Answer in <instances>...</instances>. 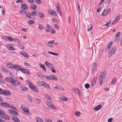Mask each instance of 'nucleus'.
Segmentation results:
<instances>
[{"mask_svg":"<svg viewBox=\"0 0 122 122\" xmlns=\"http://www.w3.org/2000/svg\"><path fill=\"white\" fill-rule=\"evenodd\" d=\"M120 32H119L116 33L115 35V39L114 40V42H118L120 39Z\"/></svg>","mask_w":122,"mask_h":122,"instance_id":"nucleus-1","label":"nucleus"},{"mask_svg":"<svg viewBox=\"0 0 122 122\" xmlns=\"http://www.w3.org/2000/svg\"><path fill=\"white\" fill-rule=\"evenodd\" d=\"M21 108L25 113H27L29 112L28 108L26 105H22L21 106Z\"/></svg>","mask_w":122,"mask_h":122,"instance_id":"nucleus-2","label":"nucleus"},{"mask_svg":"<svg viewBox=\"0 0 122 122\" xmlns=\"http://www.w3.org/2000/svg\"><path fill=\"white\" fill-rule=\"evenodd\" d=\"M111 9L109 8L106 10L105 9H104V10L103 12L102 13V15L105 16L108 13H109L111 11Z\"/></svg>","mask_w":122,"mask_h":122,"instance_id":"nucleus-3","label":"nucleus"},{"mask_svg":"<svg viewBox=\"0 0 122 122\" xmlns=\"http://www.w3.org/2000/svg\"><path fill=\"white\" fill-rule=\"evenodd\" d=\"M29 86L31 90L33 91H36V92H38V91L37 88L35 86L32 84H30V86Z\"/></svg>","mask_w":122,"mask_h":122,"instance_id":"nucleus-4","label":"nucleus"},{"mask_svg":"<svg viewBox=\"0 0 122 122\" xmlns=\"http://www.w3.org/2000/svg\"><path fill=\"white\" fill-rule=\"evenodd\" d=\"M46 104L50 106V107L54 109H56V107L53 105L51 102H46Z\"/></svg>","mask_w":122,"mask_h":122,"instance_id":"nucleus-5","label":"nucleus"},{"mask_svg":"<svg viewBox=\"0 0 122 122\" xmlns=\"http://www.w3.org/2000/svg\"><path fill=\"white\" fill-rule=\"evenodd\" d=\"M11 114L13 115H18V113L16 112L13 110H10L8 111Z\"/></svg>","mask_w":122,"mask_h":122,"instance_id":"nucleus-6","label":"nucleus"},{"mask_svg":"<svg viewBox=\"0 0 122 122\" xmlns=\"http://www.w3.org/2000/svg\"><path fill=\"white\" fill-rule=\"evenodd\" d=\"M12 83L14 85L17 86L19 85L20 84V82L19 81L17 80H15L14 81L13 80Z\"/></svg>","mask_w":122,"mask_h":122,"instance_id":"nucleus-7","label":"nucleus"},{"mask_svg":"<svg viewBox=\"0 0 122 122\" xmlns=\"http://www.w3.org/2000/svg\"><path fill=\"white\" fill-rule=\"evenodd\" d=\"M21 71L28 75L30 74V72L28 70L24 68H22L21 69Z\"/></svg>","mask_w":122,"mask_h":122,"instance_id":"nucleus-8","label":"nucleus"},{"mask_svg":"<svg viewBox=\"0 0 122 122\" xmlns=\"http://www.w3.org/2000/svg\"><path fill=\"white\" fill-rule=\"evenodd\" d=\"M48 12L49 13L54 16H56V13L53 10H48Z\"/></svg>","mask_w":122,"mask_h":122,"instance_id":"nucleus-9","label":"nucleus"},{"mask_svg":"<svg viewBox=\"0 0 122 122\" xmlns=\"http://www.w3.org/2000/svg\"><path fill=\"white\" fill-rule=\"evenodd\" d=\"M6 46L7 49L13 51L15 49L11 45L7 44L6 45Z\"/></svg>","mask_w":122,"mask_h":122,"instance_id":"nucleus-10","label":"nucleus"},{"mask_svg":"<svg viewBox=\"0 0 122 122\" xmlns=\"http://www.w3.org/2000/svg\"><path fill=\"white\" fill-rule=\"evenodd\" d=\"M0 105L3 107H9V105L10 104L9 103L5 102H1L0 104Z\"/></svg>","mask_w":122,"mask_h":122,"instance_id":"nucleus-11","label":"nucleus"},{"mask_svg":"<svg viewBox=\"0 0 122 122\" xmlns=\"http://www.w3.org/2000/svg\"><path fill=\"white\" fill-rule=\"evenodd\" d=\"M103 76L102 75H101L100 76L99 78V80L100 81V85H101L103 83Z\"/></svg>","mask_w":122,"mask_h":122,"instance_id":"nucleus-12","label":"nucleus"},{"mask_svg":"<svg viewBox=\"0 0 122 122\" xmlns=\"http://www.w3.org/2000/svg\"><path fill=\"white\" fill-rule=\"evenodd\" d=\"M14 68L17 71H21V69L22 68L20 66L17 65L14 66Z\"/></svg>","mask_w":122,"mask_h":122,"instance_id":"nucleus-13","label":"nucleus"},{"mask_svg":"<svg viewBox=\"0 0 122 122\" xmlns=\"http://www.w3.org/2000/svg\"><path fill=\"white\" fill-rule=\"evenodd\" d=\"M97 67V64L95 63H94L92 65V67L91 71L93 72V70H95Z\"/></svg>","mask_w":122,"mask_h":122,"instance_id":"nucleus-14","label":"nucleus"},{"mask_svg":"<svg viewBox=\"0 0 122 122\" xmlns=\"http://www.w3.org/2000/svg\"><path fill=\"white\" fill-rule=\"evenodd\" d=\"M21 7L22 9L25 10H27L29 9L28 7L25 4H24L22 5Z\"/></svg>","mask_w":122,"mask_h":122,"instance_id":"nucleus-15","label":"nucleus"},{"mask_svg":"<svg viewBox=\"0 0 122 122\" xmlns=\"http://www.w3.org/2000/svg\"><path fill=\"white\" fill-rule=\"evenodd\" d=\"M7 65L8 68H14V66H15L11 63H9L8 64V63H7Z\"/></svg>","mask_w":122,"mask_h":122,"instance_id":"nucleus-16","label":"nucleus"},{"mask_svg":"<svg viewBox=\"0 0 122 122\" xmlns=\"http://www.w3.org/2000/svg\"><path fill=\"white\" fill-rule=\"evenodd\" d=\"M42 86L45 88L47 87L49 89H50L49 85L47 83L45 82H43Z\"/></svg>","mask_w":122,"mask_h":122,"instance_id":"nucleus-17","label":"nucleus"},{"mask_svg":"<svg viewBox=\"0 0 122 122\" xmlns=\"http://www.w3.org/2000/svg\"><path fill=\"white\" fill-rule=\"evenodd\" d=\"M5 80L7 81L10 82L12 83L13 80L11 78L7 77L5 78Z\"/></svg>","mask_w":122,"mask_h":122,"instance_id":"nucleus-18","label":"nucleus"},{"mask_svg":"<svg viewBox=\"0 0 122 122\" xmlns=\"http://www.w3.org/2000/svg\"><path fill=\"white\" fill-rule=\"evenodd\" d=\"M116 51V48L115 47L112 48L110 50V54L111 55L114 54Z\"/></svg>","mask_w":122,"mask_h":122,"instance_id":"nucleus-19","label":"nucleus"},{"mask_svg":"<svg viewBox=\"0 0 122 122\" xmlns=\"http://www.w3.org/2000/svg\"><path fill=\"white\" fill-rule=\"evenodd\" d=\"M22 52H23V53L21 52H20V54L24 56L27 58L29 57V56L24 51H23Z\"/></svg>","mask_w":122,"mask_h":122,"instance_id":"nucleus-20","label":"nucleus"},{"mask_svg":"<svg viewBox=\"0 0 122 122\" xmlns=\"http://www.w3.org/2000/svg\"><path fill=\"white\" fill-rule=\"evenodd\" d=\"M4 114L3 111L0 109V118H3L4 117Z\"/></svg>","mask_w":122,"mask_h":122,"instance_id":"nucleus-21","label":"nucleus"},{"mask_svg":"<svg viewBox=\"0 0 122 122\" xmlns=\"http://www.w3.org/2000/svg\"><path fill=\"white\" fill-rule=\"evenodd\" d=\"M101 107L102 105L100 104L98 105L97 107L93 108V109L96 111H97L99 110L101 108Z\"/></svg>","mask_w":122,"mask_h":122,"instance_id":"nucleus-22","label":"nucleus"},{"mask_svg":"<svg viewBox=\"0 0 122 122\" xmlns=\"http://www.w3.org/2000/svg\"><path fill=\"white\" fill-rule=\"evenodd\" d=\"M120 17L119 15H118L116 17L114 21L113 22L112 24H113L115 23L120 18Z\"/></svg>","mask_w":122,"mask_h":122,"instance_id":"nucleus-23","label":"nucleus"},{"mask_svg":"<svg viewBox=\"0 0 122 122\" xmlns=\"http://www.w3.org/2000/svg\"><path fill=\"white\" fill-rule=\"evenodd\" d=\"M12 119L15 122H20L19 120L16 117H13Z\"/></svg>","mask_w":122,"mask_h":122,"instance_id":"nucleus-24","label":"nucleus"},{"mask_svg":"<svg viewBox=\"0 0 122 122\" xmlns=\"http://www.w3.org/2000/svg\"><path fill=\"white\" fill-rule=\"evenodd\" d=\"M9 108L11 109L14 110L15 111H18V110L17 109H16L14 106L13 105H12L10 104V105H9Z\"/></svg>","mask_w":122,"mask_h":122,"instance_id":"nucleus-25","label":"nucleus"},{"mask_svg":"<svg viewBox=\"0 0 122 122\" xmlns=\"http://www.w3.org/2000/svg\"><path fill=\"white\" fill-rule=\"evenodd\" d=\"M37 14L38 16L41 18H43L45 16L44 14L41 12H38Z\"/></svg>","mask_w":122,"mask_h":122,"instance_id":"nucleus-26","label":"nucleus"},{"mask_svg":"<svg viewBox=\"0 0 122 122\" xmlns=\"http://www.w3.org/2000/svg\"><path fill=\"white\" fill-rule=\"evenodd\" d=\"M50 80H53L55 81L57 80V77L54 75H51Z\"/></svg>","mask_w":122,"mask_h":122,"instance_id":"nucleus-27","label":"nucleus"},{"mask_svg":"<svg viewBox=\"0 0 122 122\" xmlns=\"http://www.w3.org/2000/svg\"><path fill=\"white\" fill-rule=\"evenodd\" d=\"M45 64L46 66L48 67H51L52 66V64L50 63L48 61H46L45 62Z\"/></svg>","mask_w":122,"mask_h":122,"instance_id":"nucleus-28","label":"nucleus"},{"mask_svg":"<svg viewBox=\"0 0 122 122\" xmlns=\"http://www.w3.org/2000/svg\"><path fill=\"white\" fill-rule=\"evenodd\" d=\"M36 119L37 122H43V121L39 117H36Z\"/></svg>","mask_w":122,"mask_h":122,"instance_id":"nucleus-29","label":"nucleus"},{"mask_svg":"<svg viewBox=\"0 0 122 122\" xmlns=\"http://www.w3.org/2000/svg\"><path fill=\"white\" fill-rule=\"evenodd\" d=\"M26 15L28 18H31V15L30 12L29 11H28L25 14Z\"/></svg>","mask_w":122,"mask_h":122,"instance_id":"nucleus-30","label":"nucleus"},{"mask_svg":"<svg viewBox=\"0 0 122 122\" xmlns=\"http://www.w3.org/2000/svg\"><path fill=\"white\" fill-rule=\"evenodd\" d=\"M40 66L42 68L43 70L45 71H46V70L45 67V65L43 64L40 65Z\"/></svg>","mask_w":122,"mask_h":122,"instance_id":"nucleus-31","label":"nucleus"},{"mask_svg":"<svg viewBox=\"0 0 122 122\" xmlns=\"http://www.w3.org/2000/svg\"><path fill=\"white\" fill-rule=\"evenodd\" d=\"M20 88L22 89V91H26L28 90V88L26 86H22Z\"/></svg>","mask_w":122,"mask_h":122,"instance_id":"nucleus-32","label":"nucleus"},{"mask_svg":"<svg viewBox=\"0 0 122 122\" xmlns=\"http://www.w3.org/2000/svg\"><path fill=\"white\" fill-rule=\"evenodd\" d=\"M107 72L106 71H105L104 72H102L101 73V75H102L104 77H106L107 76Z\"/></svg>","mask_w":122,"mask_h":122,"instance_id":"nucleus-33","label":"nucleus"},{"mask_svg":"<svg viewBox=\"0 0 122 122\" xmlns=\"http://www.w3.org/2000/svg\"><path fill=\"white\" fill-rule=\"evenodd\" d=\"M1 70L2 71H5L6 72H8V70L5 68H4L3 66H2L1 68Z\"/></svg>","mask_w":122,"mask_h":122,"instance_id":"nucleus-34","label":"nucleus"},{"mask_svg":"<svg viewBox=\"0 0 122 122\" xmlns=\"http://www.w3.org/2000/svg\"><path fill=\"white\" fill-rule=\"evenodd\" d=\"M11 94V92H3V95H4L5 96H9Z\"/></svg>","mask_w":122,"mask_h":122,"instance_id":"nucleus-35","label":"nucleus"},{"mask_svg":"<svg viewBox=\"0 0 122 122\" xmlns=\"http://www.w3.org/2000/svg\"><path fill=\"white\" fill-rule=\"evenodd\" d=\"M36 5L32 4L30 5V7L32 9H36Z\"/></svg>","mask_w":122,"mask_h":122,"instance_id":"nucleus-36","label":"nucleus"},{"mask_svg":"<svg viewBox=\"0 0 122 122\" xmlns=\"http://www.w3.org/2000/svg\"><path fill=\"white\" fill-rule=\"evenodd\" d=\"M60 8L59 7H58V8H57L56 11L59 14V15H61V11L60 10Z\"/></svg>","mask_w":122,"mask_h":122,"instance_id":"nucleus-37","label":"nucleus"},{"mask_svg":"<svg viewBox=\"0 0 122 122\" xmlns=\"http://www.w3.org/2000/svg\"><path fill=\"white\" fill-rule=\"evenodd\" d=\"M3 118L7 120H9L10 119L9 117L7 115L5 114V113L4 114V117Z\"/></svg>","mask_w":122,"mask_h":122,"instance_id":"nucleus-38","label":"nucleus"},{"mask_svg":"<svg viewBox=\"0 0 122 122\" xmlns=\"http://www.w3.org/2000/svg\"><path fill=\"white\" fill-rule=\"evenodd\" d=\"M73 92H79V89L77 87H74L72 88Z\"/></svg>","mask_w":122,"mask_h":122,"instance_id":"nucleus-39","label":"nucleus"},{"mask_svg":"<svg viewBox=\"0 0 122 122\" xmlns=\"http://www.w3.org/2000/svg\"><path fill=\"white\" fill-rule=\"evenodd\" d=\"M61 99L62 101H66L67 100V99L64 97H61Z\"/></svg>","mask_w":122,"mask_h":122,"instance_id":"nucleus-40","label":"nucleus"},{"mask_svg":"<svg viewBox=\"0 0 122 122\" xmlns=\"http://www.w3.org/2000/svg\"><path fill=\"white\" fill-rule=\"evenodd\" d=\"M46 98L48 100H50L51 99V98L48 95L46 94L45 96Z\"/></svg>","mask_w":122,"mask_h":122,"instance_id":"nucleus-41","label":"nucleus"},{"mask_svg":"<svg viewBox=\"0 0 122 122\" xmlns=\"http://www.w3.org/2000/svg\"><path fill=\"white\" fill-rule=\"evenodd\" d=\"M48 53H49L51 54L52 55H55V56H58L59 55V54L57 53H54V52H50V51H49L48 52Z\"/></svg>","mask_w":122,"mask_h":122,"instance_id":"nucleus-42","label":"nucleus"},{"mask_svg":"<svg viewBox=\"0 0 122 122\" xmlns=\"http://www.w3.org/2000/svg\"><path fill=\"white\" fill-rule=\"evenodd\" d=\"M75 115L79 117L81 114L80 112H75Z\"/></svg>","mask_w":122,"mask_h":122,"instance_id":"nucleus-43","label":"nucleus"},{"mask_svg":"<svg viewBox=\"0 0 122 122\" xmlns=\"http://www.w3.org/2000/svg\"><path fill=\"white\" fill-rule=\"evenodd\" d=\"M116 79L115 78H114L113 79L112 81V83L114 84L115 83L116 81Z\"/></svg>","mask_w":122,"mask_h":122,"instance_id":"nucleus-44","label":"nucleus"},{"mask_svg":"<svg viewBox=\"0 0 122 122\" xmlns=\"http://www.w3.org/2000/svg\"><path fill=\"white\" fill-rule=\"evenodd\" d=\"M7 37V40H9L11 41H12V38L10 36H8Z\"/></svg>","mask_w":122,"mask_h":122,"instance_id":"nucleus-45","label":"nucleus"},{"mask_svg":"<svg viewBox=\"0 0 122 122\" xmlns=\"http://www.w3.org/2000/svg\"><path fill=\"white\" fill-rule=\"evenodd\" d=\"M77 8L78 9V12L79 14H80L81 12V9L80 8V7L79 4L77 5Z\"/></svg>","mask_w":122,"mask_h":122,"instance_id":"nucleus-46","label":"nucleus"},{"mask_svg":"<svg viewBox=\"0 0 122 122\" xmlns=\"http://www.w3.org/2000/svg\"><path fill=\"white\" fill-rule=\"evenodd\" d=\"M28 23L32 25L34 24L35 22L32 20H30L28 21Z\"/></svg>","mask_w":122,"mask_h":122,"instance_id":"nucleus-47","label":"nucleus"},{"mask_svg":"<svg viewBox=\"0 0 122 122\" xmlns=\"http://www.w3.org/2000/svg\"><path fill=\"white\" fill-rule=\"evenodd\" d=\"M20 13H21L22 14H25L26 13V11L24 10H22L20 11Z\"/></svg>","mask_w":122,"mask_h":122,"instance_id":"nucleus-48","label":"nucleus"},{"mask_svg":"<svg viewBox=\"0 0 122 122\" xmlns=\"http://www.w3.org/2000/svg\"><path fill=\"white\" fill-rule=\"evenodd\" d=\"M38 28L41 30H42L43 29V26L41 24L39 25Z\"/></svg>","mask_w":122,"mask_h":122,"instance_id":"nucleus-49","label":"nucleus"},{"mask_svg":"<svg viewBox=\"0 0 122 122\" xmlns=\"http://www.w3.org/2000/svg\"><path fill=\"white\" fill-rule=\"evenodd\" d=\"M89 86L90 85L86 83L85 85V87L86 89L88 88L89 87Z\"/></svg>","mask_w":122,"mask_h":122,"instance_id":"nucleus-50","label":"nucleus"},{"mask_svg":"<svg viewBox=\"0 0 122 122\" xmlns=\"http://www.w3.org/2000/svg\"><path fill=\"white\" fill-rule=\"evenodd\" d=\"M43 81H41V82H39L37 83V84L39 86H41L43 85Z\"/></svg>","mask_w":122,"mask_h":122,"instance_id":"nucleus-51","label":"nucleus"},{"mask_svg":"<svg viewBox=\"0 0 122 122\" xmlns=\"http://www.w3.org/2000/svg\"><path fill=\"white\" fill-rule=\"evenodd\" d=\"M36 12L37 11H36V12H32L31 13V16H33L34 15H35V16H36Z\"/></svg>","mask_w":122,"mask_h":122,"instance_id":"nucleus-52","label":"nucleus"},{"mask_svg":"<svg viewBox=\"0 0 122 122\" xmlns=\"http://www.w3.org/2000/svg\"><path fill=\"white\" fill-rule=\"evenodd\" d=\"M110 47H109L107 46L106 47V48L105 50V51L106 52H107L109 50Z\"/></svg>","mask_w":122,"mask_h":122,"instance_id":"nucleus-53","label":"nucleus"},{"mask_svg":"<svg viewBox=\"0 0 122 122\" xmlns=\"http://www.w3.org/2000/svg\"><path fill=\"white\" fill-rule=\"evenodd\" d=\"M35 1L37 3L39 4H41V0H35Z\"/></svg>","mask_w":122,"mask_h":122,"instance_id":"nucleus-54","label":"nucleus"},{"mask_svg":"<svg viewBox=\"0 0 122 122\" xmlns=\"http://www.w3.org/2000/svg\"><path fill=\"white\" fill-rule=\"evenodd\" d=\"M41 102V100L40 99H36V103L38 104H39Z\"/></svg>","mask_w":122,"mask_h":122,"instance_id":"nucleus-55","label":"nucleus"},{"mask_svg":"<svg viewBox=\"0 0 122 122\" xmlns=\"http://www.w3.org/2000/svg\"><path fill=\"white\" fill-rule=\"evenodd\" d=\"M112 41H111L110 42H109L108 45V46L110 48L111 46L112 45Z\"/></svg>","mask_w":122,"mask_h":122,"instance_id":"nucleus-56","label":"nucleus"},{"mask_svg":"<svg viewBox=\"0 0 122 122\" xmlns=\"http://www.w3.org/2000/svg\"><path fill=\"white\" fill-rule=\"evenodd\" d=\"M55 42V41L54 40H52L51 41H49L48 43L49 44H50L51 43L53 44Z\"/></svg>","mask_w":122,"mask_h":122,"instance_id":"nucleus-57","label":"nucleus"},{"mask_svg":"<svg viewBox=\"0 0 122 122\" xmlns=\"http://www.w3.org/2000/svg\"><path fill=\"white\" fill-rule=\"evenodd\" d=\"M19 46L20 48L22 49H23L24 48V46H23V45H19Z\"/></svg>","mask_w":122,"mask_h":122,"instance_id":"nucleus-58","label":"nucleus"},{"mask_svg":"<svg viewBox=\"0 0 122 122\" xmlns=\"http://www.w3.org/2000/svg\"><path fill=\"white\" fill-rule=\"evenodd\" d=\"M1 11L2 12L3 15L5 13V9L3 7L2 8Z\"/></svg>","mask_w":122,"mask_h":122,"instance_id":"nucleus-59","label":"nucleus"},{"mask_svg":"<svg viewBox=\"0 0 122 122\" xmlns=\"http://www.w3.org/2000/svg\"><path fill=\"white\" fill-rule=\"evenodd\" d=\"M24 64L25 66L26 67L29 66H30V65L29 64L27 63H25V62H24Z\"/></svg>","mask_w":122,"mask_h":122,"instance_id":"nucleus-60","label":"nucleus"},{"mask_svg":"<svg viewBox=\"0 0 122 122\" xmlns=\"http://www.w3.org/2000/svg\"><path fill=\"white\" fill-rule=\"evenodd\" d=\"M51 77V75L48 76H47L46 77V78L48 80H50Z\"/></svg>","mask_w":122,"mask_h":122,"instance_id":"nucleus-61","label":"nucleus"},{"mask_svg":"<svg viewBox=\"0 0 122 122\" xmlns=\"http://www.w3.org/2000/svg\"><path fill=\"white\" fill-rule=\"evenodd\" d=\"M77 94L79 95L80 96H82L81 92H76Z\"/></svg>","mask_w":122,"mask_h":122,"instance_id":"nucleus-62","label":"nucleus"},{"mask_svg":"<svg viewBox=\"0 0 122 122\" xmlns=\"http://www.w3.org/2000/svg\"><path fill=\"white\" fill-rule=\"evenodd\" d=\"M45 107L46 109H49L50 108V106H49V105H47V104L45 106Z\"/></svg>","mask_w":122,"mask_h":122,"instance_id":"nucleus-63","label":"nucleus"},{"mask_svg":"<svg viewBox=\"0 0 122 122\" xmlns=\"http://www.w3.org/2000/svg\"><path fill=\"white\" fill-rule=\"evenodd\" d=\"M45 120L47 122H52L50 119H46Z\"/></svg>","mask_w":122,"mask_h":122,"instance_id":"nucleus-64","label":"nucleus"}]
</instances>
